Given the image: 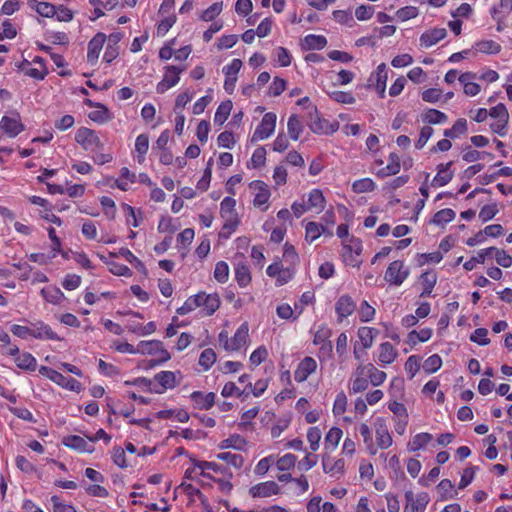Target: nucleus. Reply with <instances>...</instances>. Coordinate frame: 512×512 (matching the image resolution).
<instances>
[{
    "instance_id": "1",
    "label": "nucleus",
    "mask_w": 512,
    "mask_h": 512,
    "mask_svg": "<svg viewBox=\"0 0 512 512\" xmlns=\"http://www.w3.org/2000/svg\"><path fill=\"white\" fill-rule=\"evenodd\" d=\"M137 353L147 354V355H156L157 353H162V356L157 360L150 361V367H154L157 364L166 362L170 359V354L163 347L162 343L158 340L151 341H141L137 345Z\"/></svg>"
},
{
    "instance_id": "2",
    "label": "nucleus",
    "mask_w": 512,
    "mask_h": 512,
    "mask_svg": "<svg viewBox=\"0 0 512 512\" xmlns=\"http://www.w3.org/2000/svg\"><path fill=\"white\" fill-rule=\"evenodd\" d=\"M362 252V242L358 238H350L343 242L342 257L347 265L352 267L359 266L361 261L359 256Z\"/></svg>"
},
{
    "instance_id": "3",
    "label": "nucleus",
    "mask_w": 512,
    "mask_h": 512,
    "mask_svg": "<svg viewBox=\"0 0 512 512\" xmlns=\"http://www.w3.org/2000/svg\"><path fill=\"white\" fill-rule=\"evenodd\" d=\"M75 141L87 151L101 150L104 146L96 132L86 127L77 130Z\"/></svg>"
},
{
    "instance_id": "4",
    "label": "nucleus",
    "mask_w": 512,
    "mask_h": 512,
    "mask_svg": "<svg viewBox=\"0 0 512 512\" xmlns=\"http://www.w3.org/2000/svg\"><path fill=\"white\" fill-rule=\"evenodd\" d=\"M409 268L406 267L403 261L395 260L389 264L385 272V280L394 286H400L409 276Z\"/></svg>"
},
{
    "instance_id": "5",
    "label": "nucleus",
    "mask_w": 512,
    "mask_h": 512,
    "mask_svg": "<svg viewBox=\"0 0 512 512\" xmlns=\"http://www.w3.org/2000/svg\"><path fill=\"white\" fill-rule=\"evenodd\" d=\"M185 66L169 65L164 68L163 79L157 84L156 91L159 94L165 93L168 89L175 86L180 80V74L185 71Z\"/></svg>"
},
{
    "instance_id": "6",
    "label": "nucleus",
    "mask_w": 512,
    "mask_h": 512,
    "mask_svg": "<svg viewBox=\"0 0 512 512\" xmlns=\"http://www.w3.org/2000/svg\"><path fill=\"white\" fill-rule=\"evenodd\" d=\"M276 119V114L272 112L266 113L263 116L261 123L255 129L251 141L256 142L259 140L267 139L269 136H271L276 127Z\"/></svg>"
},
{
    "instance_id": "7",
    "label": "nucleus",
    "mask_w": 512,
    "mask_h": 512,
    "mask_svg": "<svg viewBox=\"0 0 512 512\" xmlns=\"http://www.w3.org/2000/svg\"><path fill=\"white\" fill-rule=\"evenodd\" d=\"M405 498L407 505L405 506L404 512H424L429 503L428 494L425 492L418 494L417 497L414 498L413 492L407 491Z\"/></svg>"
},
{
    "instance_id": "8",
    "label": "nucleus",
    "mask_w": 512,
    "mask_h": 512,
    "mask_svg": "<svg viewBox=\"0 0 512 512\" xmlns=\"http://www.w3.org/2000/svg\"><path fill=\"white\" fill-rule=\"evenodd\" d=\"M280 493L279 485L274 481L258 483L249 489V494L253 498H267Z\"/></svg>"
},
{
    "instance_id": "9",
    "label": "nucleus",
    "mask_w": 512,
    "mask_h": 512,
    "mask_svg": "<svg viewBox=\"0 0 512 512\" xmlns=\"http://www.w3.org/2000/svg\"><path fill=\"white\" fill-rule=\"evenodd\" d=\"M377 446L380 449H387L392 445V437L388 431L385 419L377 418L374 423Z\"/></svg>"
},
{
    "instance_id": "10",
    "label": "nucleus",
    "mask_w": 512,
    "mask_h": 512,
    "mask_svg": "<svg viewBox=\"0 0 512 512\" xmlns=\"http://www.w3.org/2000/svg\"><path fill=\"white\" fill-rule=\"evenodd\" d=\"M0 129L9 137H16L24 130V125L21 123L19 114L15 113L13 116L2 117L0 121Z\"/></svg>"
},
{
    "instance_id": "11",
    "label": "nucleus",
    "mask_w": 512,
    "mask_h": 512,
    "mask_svg": "<svg viewBox=\"0 0 512 512\" xmlns=\"http://www.w3.org/2000/svg\"><path fill=\"white\" fill-rule=\"evenodd\" d=\"M317 369V362L314 358L307 356L299 364L294 372L296 382H304Z\"/></svg>"
},
{
    "instance_id": "12",
    "label": "nucleus",
    "mask_w": 512,
    "mask_h": 512,
    "mask_svg": "<svg viewBox=\"0 0 512 512\" xmlns=\"http://www.w3.org/2000/svg\"><path fill=\"white\" fill-rule=\"evenodd\" d=\"M31 336L41 340H63L49 325L41 321L31 324Z\"/></svg>"
},
{
    "instance_id": "13",
    "label": "nucleus",
    "mask_w": 512,
    "mask_h": 512,
    "mask_svg": "<svg viewBox=\"0 0 512 512\" xmlns=\"http://www.w3.org/2000/svg\"><path fill=\"white\" fill-rule=\"evenodd\" d=\"M356 309V304L349 295H342L335 304V310L338 315V321L342 322L344 318L350 316Z\"/></svg>"
},
{
    "instance_id": "14",
    "label": "nucleus",
    "mask_w": 512,
    "mask_h": 512,
    "mask_svg": "<svg viewBox=\"0 0 512 512\" xmlns=\"http://www.w3.org/2000/svg\"><path fill=\"white\" fill-rule=\"evenodd\" d=\"M322 466L325 473L331 477L340 478L345 471V461L343 459H331L330 457H323Z\"/></svg>"
},
{
    "instance_id": "15",
    "label": "nucleus",
    "mask_w": 512,
    "mask_h": 512,
    "mask_svg": "<svg viewBox=\"0 0 512 512\" xmlns=\"http://www.w3.org/2000/svg\"><path fill=\"white\" fill-rule=\"evenodd\" d=\"M250 188L255 192L254 206L261 207L266 204L270 198V190L263 181H253L250 183Z\"/></svg>"
},
{
    "instance_id": "16",
    "label": "nucleus",
    "mask_w": 512,
    "mask_h": 512,
    "mask_svg": "<svg viewBox=\"0 0 512 512\" xmlns=\"http://www.w3.org/2000/svg\"><path fill=\"white\" fill-rule=\"evenodd\" d=\"M199 307H203L205 315L211 316L220 306V299L217 294H206L200 292L197 294Z\"/></svg>"
},
{
    "instance_id": "17",
    "label": "nucleus",
    "mask_w": 512,
    "mask_h": 512,
    "mask_svg": "<svg viewBox=\"0 0 512 512\" xmlns=\"http://www.w3.org/2000/svg\"><path fill=\"white\" fill-rule=\"evenodd\" d=\"M105 40L106 35L98 33L89 41L87 52V60L89 63L94 64L97 61Z\"/></svg>"
},
{
    "instance_id": "18",
    "label": "nucleus",
    "mask_w": 512,
    "mask_h": 512,
    "mask_svg": "<svg viewBox=\"0 0 512 512\" xmlns=\"http://www.w3.org/2000/svg\"><path fill=\"white\" fill-rule=\"evenodd\" d=\"M364 364L360 363L353 373L351 393H359L366 390L369 386V380L365 378Z\"/></svg>"
},
{
    "instance_id": "19",
    "label": "nucleus",
    "mask_w": 512,
    "mask_h": 512,
    "mask_svg": "<svg viewBox=\"0 0 512 512\" xmlns=\"http://www.w3.org/2000/svg\"><path fill=\"white\" fill-rule=\"evenodd\" d=\"M154 380L160 385V389H154L156 393H163L166 389H172L177 385L176 373L161 371L154 376Z\"/></svg>"
},
{
    "instance_id": "20",
    "label": "nucleus",
    "mask_w": 512,
    "mask_h": 512,
    "mask_svg": "<svg viewBox=\"0 0 512 512\" xmlns=\"http://www.w3.org/2000/svg\"><path fill=\"white\" fill-rule=\"evenodd\" d=\"M249 338V328L246 323L240 325L234 336L230 339L229 351H238L246 345Z\"/></svg>"
},
{
    "instance_id": "21",
    "label": "nucleus",
    "mask_w": 512,
    "mask_h": 512,
    "mask_svg": "<svg viewBox=\"0 0 512 512\" xmlns=\"http://www.w3.org/2000/svg\"><path fill=\"white\" fill-rule=\"evenodd\" d=\"M191 399L196 408L201 410H208L215 404V393L209 392L204 394L200 391H195L191 394Z\"/></svg>"
},
{
    "instance_id": "22",
    "label": "nucleus",
    "mask_w": 512,
    "mask_h": 512,
    "mask_svg": "<svg viewBox=\"0 0 512 512\" xmlns=\"http://www.w3.org/2000/svg\"><path fill=\"white\" fill-rule=\"evenodd\" d=\"M447 35V31L445 28H435L428 32H425L420 37V45L422 47H431L432 45L438 43L440 40L445 38Z\"/></svg>"
},
{
    "instance_id": "23",
    "label": "nucleus",
    "mask_w": 512,
    "mask_h": 512,
    "mask_svg": "<svg viewBox=\"0 0 512 512\" xmlns=\"http://www.w3.org/2000/svg\"><path fill=\"white\" fill-rule=\"evenodd\" d=\"M63 444L66 447L78 450L80 452L92 453L94 451V447L89 445L88 442L78 436V435H70L63 439Z\"/></svg>"
},
{
    "instance_id": "24",
    "label": "nucleus",
    "mask_w": 512,
    "mask_h": 512,
    "mask_svg": "<svg viewBox=\"0 0 512 512\" xmlns=\"http://www.w3.org/2000/svg\"><path fill=\"white\" fill-rule=\"evenodd\" d=\"M374 77L376 80L375 88L378 91L379 96L381 98H384L385 90H386V82L388 79V73L386 71L385 63H381L380 65H378L375 74L370 77L369 81H372Z\"/></svg>"
},
{
    "instance_id": "25",
    "label": "nucleus",
    "mask_w": 512,
    "mask_h": 512,
    "mask_svg": "<svg viewBox=\"0 0 512 512\" xmlns=\"http://www.w3.org/2000/svg\"><path fill=\"white\" fill-rule=\"evenodd\" d=\"M309 121L307 125L309 126L310 130L314 133H323L326 130L327 121L322 120L318 116V111L315 106H310L309 108Z\"/></svg>"
},
{
    "instance_id": "26",
    "label": "nucleus",
    "mask_w": 512,
    "mask_h": 512,
    "mask_svg": "<svg viewBox=\"0 0 512 512\" xmlns=\"http://www.w3.org/2000/svg\"><path fill=\"white\" fill-rule=\"evenodd\" d=\"M309 121L307 125L309 126L310 130L314 133H323L326 130L327 121L322 120L318 116V111L315 106H310L309 108Z\"/></svg>"
},
{
    "instance_id": "27",
    "label": "nucleus",
    "mask_w": 512,
    "mask_h": 512,
    "mask_svg": "<svg viewBox=\"0 0 512 512\" xmlns=\"http://www.w3.org/2000/svg\"><path fill=\"white\" fill-rule=\"evenodd\" d=\"M307 205L310 210L321 212L325 207V197L319 189H313L308 194Z\"/></svg>"
},
{
    "instance_id": "28",
    "label": "nucleus",
    "mask_w": 512,
    "mask_h": 512,
    "mask_svg": "<svg viewBox=\"0 0 512 512\" xmlns=\"http://www.w3.org/2000/svg\"><path fill=\"white\" fill-rule=\"evenodd\" d=\"M364 371H365V374L369 378V382H371V384L373 386L381 385L385 381V379L387 377V375H386V373L384 371H381V370L377 369L371 363L364 364Z\"/></svg>"
},
{
    "instance_id": "29",
    "label": "nucleus",
    "mask_w": 512,
    "mask_h": 512,
    "mask_svg": "<svg viewBox=\"0 0 512 512\" xmlns=\"http://www.w3.org/2000/svg\"><path fill=\"white\" fill-rule=\"evenodd\" d=\"M51 381H53L54 383L58 384L59 386H61L63 388L69 389L71 391H76V392H79L82 387V385L79 381H77L76 379L71 378V377H65L58 371L55 373V375Z\"/></svg>"
},
{
    "instance_id": "30",
    "label": "nucleus",
    "mask_w": 512,
    "mask_h": 512,
    "mask_svg": "<svg viewBox=\"0 0 512 512\" xmlns=\"http://www.w3.org/2000/svg\"><path fill=\"white\" fill-rule=\"evenodd\" d=\"M400 157L396 153L389 155V163L386 167L380 169L377 173L379 177H388L396 175L400 171Z\"/></svg>"
},
{
    "instance_id": "31",
    "label": "nucleus",
    "mask_w": 512,
    "mask_h": 512,
    "mask_svg": "<svg viewBox=\"0 0 512 512\" xmlns=\"http://www.w3.org/2000/svg\"><path fill=\"white\" fill-rule=\"evenodd\" d=\"M396 357L397 351L394 349L390 342H384L380 345L378 359L382 364H391L396 359Z\"/></svg>"
},
{
    "instance_id": "32",
    "label": "nucleus",
    "mask_w": 512,
    "mask_h": 512,
    "mask_svg": "<svg viewBox=\"0 0 512 512\" xmlns=\"http://www.w3.org/2000/svg\"><path fill=\"white\" fill-rule=\"evenodd\" d=\"M28 6L43 17H52L55 14V6L48 2L29 0Z\"/></svg>"
},
{
    "instance_id": "33",
    "label": "nucleus",
    "mask_w": 512,
    "mask_h": 512,
    "mask_svg": "<svg viewBox=\"0 0 512 512\" xmlns=\"http://www.w3.org/2000/svg\"><path fill=\"white\" fill-rule=\"evenodd\" d=\"M378 330L372 327H361L358 329V337L361 340L364 349L372 346Z\"/></svg>"
},
{
    "instance_id": "34",
    "label": "nucleus",
    "mask_w": 512,
    "mask_h": 512,
    "mask_svg": "<svg viewBox=\"0 0 512 512\" xmlns=\"http://www.w3.org/2000/svg\"><path fill=\"white\" fill-rule=\"evenodd\" d=\"M149 148V138L146 134H140L135 141V151L137 152V161L143 163L145 155Z\"/></svg>"
},
{
    "instance_id": "35",
    "label": "nucleus",
    "mask_w": 512,
    "mask_h": 512,
    "mask_svg": "<svg viewBox=\"0 0 512 512\" xmlns=\"http://www.w3.org/2000/svg\"><path fill=\"white\" fill-rule=\"evenodd\" d=\"M235 278L237 283L245 287L251 282V275L248 266L244 263H238L235 267Z\"/></svg>"
},
{
    "instance_id": "36",
    "label": "nucleus",
    "mask_w": 512,
    "mask_h": 512,
    "mask_svg": "<svg viewBox=\"0 0 512 512\" xmlns=\"http://www.w3.org/2000/svg\"><path fill=\"white\" fill-rule=\"evenodd\" d=\"M325 232V228L322 224L316 222H308L305 227V239L308 242H313Z\"/></svg>"
},
{
    "instance_id": "37",
    "label": "nucleus",
    "mask_w": 512,
    "mask_h": 512,
    "mask_svg": "<svg viewBox=\"0 0 512 512\" xmlns=\"http://www.w3.org/2000/svg\"><path fill=\"white\" fill-rule=\"evenodd\" d=\"M231 109H232V101L231 100L222 102L216 110V113L214 116V122L219 125H223L224 122L228 119Z\"/></svg>"
},
{
    "instance_id": "38",
    "label": "nucleus",
    "mask_w": 512,
    "mask_h": 512,
    "mask_svg": "<svg viewBox=\"0 0 512 512\" xmlns=\"http://www.w3.org/2000/svg\"><path fill=\"white\" fill-rule=\"evenodd\" d=\"M288 134L293 140H298L302 131L303 125L296 115H291L287 123Z\"/></svg>"
},
{
    "instance_id": "39",
    "label": "nucleus",
    "mask_w": 512,
    "mask_h": 512,
    "mask_svg": "<svg viewBox=\"0 0 512 512\" xmlns=\"http://www.w3.org/2000/svg\"><path fill=\"white\" fill-rule=\"evenodd\" d=\"M421 281L423 284V291L421 296H429L437 282V276L433 272H425L421 275Z\"/></svg>"
},
{
    "instance_id": "40",
    "label": "nucleus",
    "mask_w": 512,
    "mask_h": 512,
    "mask_svg": "<svg viewBox=\"0 0 512 512\" xmlns=\"http://www.w3.org/2000/svg\"><path fill=\"white\" fill-rule=\"evenodd\" d=\"M467 132V121L464 118L458 119L452 128L446 129L444 131V136L447 138H456L459 135L465 134Z\"/></svg>"
},
{
    "instance_id": "41",
    "label": "nucleus",
    "mask_w": 512,
    "mask_h": 512,
    "mask_svg": "<svg viewBox=\"0 0 512 512\" xmlns=\"http://www.w3.org/2000/svg\"><path fill=\"white\" fill-rule=\"evenodd\" d=\"M15 363L20 369L33 371L36 368V360L30 353L19 354L15 358Z\"/></svg>"
},
{
    "instance_id": "42",
    "label": "nucleus",
    "mask_w": 512,
    "mask_h": 512,
    "mask_svg": "<svg viewBox=\"0 0 512 512\" xmlns=\"http://www.w3.org/2000/svg\"><path fill=\"white\" fill-rule=\"evenodd\" d=\"M428 124H439L447 121V115L436 109H428L422 117Z\"/></svg>"
},
{
    "instance_id": "43",
    "label": "nucleus",
    "mask_w": 512,
    "mask_h": 512,
    "mask_svg": "<svg viewBox=\"0 0 512 512\" xmlns=\"http://www.w3.org/2000/svg\"><path fill=\"white\" fill-rule=\"evenodd\" d=\"M432 435L430 433H419L415 435L412 441L409 443V449L411 451H417L425 447L431 440Z\"/></svg>"
},
{
    "instance_id": "44",
    "label": "nucleus",
    "mask_w": 512,
    "mask_h": 512,
    "mask_svg": "<svg viewBox=\"0 0 512 512\" xmlns=\"http://www.w3.org/2000/svg\"><path fill=\"white\" fill-rule=\"evenodd\" d=\"M305 46L310 50H320L323 49L326 44L327 40L324 36L321 35H308L304 39Z\"/></svg>"
},
{
    "instance_id": "45",
    "label": "nucleus",
    "mask_w": 512,
    "mask_h": 512,
    "mask_svg": "<svg viewBox=\"0 0 512 512\" xmlns=\"http://www.w3.org/2000/svg\"><path fill=\"white\" fill-rule=\"evenodd\" d=\"M217 458L219 460L227 462L228 464L232 465L235 468L242 467L244 463V458L242 457V455L237 453L223 452L219 453L217 455Z\"/></svg>"
},
{
    "instance_id": "46",
    "label": "nucleus",
    "mask_w": 512,
    "mask_h": 512,
    "mask_svg": "<svg viewBox=\"0 0 512 512\" xmlns=\"http://www.w3.org/2000/svg\"><path fill=\"white\" fill-rule=\"evenodd\" d=\"M455 216L456 214L452 209L445 208L434 215L432 222L436 225H444L451 222Z\"/></svg>"
},
{
    "instance_id": "47",
    "label": "nucleus",
    "mask_w": 512,
    "mask_h": 512,
    "mask_svg": "<svg viewBox=\"0 0 512 512\" xmlns=\"http://www.w3.org/2000/svg\"><path fill=\"white\" fill-rule=\"evenodd\" d=\"M375 186L376 185L372 179L363 178V179L356 180L352 184V190L355 193H365V192L373 191L375 189Z\"/></svg>"
},
{
    "instance_id": "48",
    "label": "nucleus",
    "mask_w": 512,
    "mask_h": 512,
    "mask_svg": "<svg viewBox=\"0 0 512 512\" xmlns=\"http://www.w3.org/2000/svg\"><path fill=\"white\" fill-rule=\"evenodd\" d=\"M342 437V430L337 427L331 428L325 437V447L335 449Z\"/></svg>"
},
{
    "instance_id": "49",
    "label": "nucleus",
    "mask_w": 512,
    "mask_h": 512,
    "mask_svg": "<svg viewBox=\"0 0 512 512\" xmlns=\"http://www.w3.org/2000/svg\"><path fill=\"white\" fill-rule=\"evenodd\" d=\"M97 110L89 113V118L97 123H104L111 119L109 115V110L103 105L98 103Z\"/></svg>"
},
{
    "instance_id": "50",
    "label": "nucleus",
    "mask_w": 512,
    "mask_h": 512,
    "mask_svg": "<svg viewBox=\"0 0 512 512\" xmlns=\"http://www.w3.org/2000/svg\"><path fill=\"white\" fill-rule=\"evenodd\" d=\"M454 485L449 479H443L437 485V490L440 493L441 500L454 498L453 494Z\"/></svg>"
},
{
    "instance_id": "51",
    "label": "nucleus",
    "mask_w": 512,
    "mask_h": 512,
    "mask_svg": "<svg viewBox=\"0 0 512 512\" xmlns=\"http://www.w3.org/2000/svg\"><path fill=\"white\" fill-rule=\"evenodd\" d=\"M216 361V353L213 349H205L199 357V365L207 371Z\"/></svg>"
},
{
    "instance_id": "52",
    "label": "nucleus",
    "mask_w": 512,
    "mask_h": 512,
    "mask_svg": "<svg viewBox=\"0 0 512 512\" xmlns=\"http://www.w3.org/2000/svg\"><path fill=\"white\" fill-rule=\"evenodd\" d=\"M442 365V359L438 354L431 355L428 357L423 364V369L426 373H434L440 369Z\"/></svg>"
},
{
    "instance_id": "53",
    "label": "nucleus",
    "mask_w": 512,
    "mask_h": 512,
    "mask_svg": "<svg viewBox=\"0 0 512 512\" xmlns=\"http://www.w3.org/2000/svg\"><path fill=\"white\" fill-rule=\"evenodd\" d=\"M223 9L222 2H215L206 10H204L201 14V19L203 21H212L216 16H218Z\"/></svg>"
},
{
    "instance_id": "54",
    "label": "nucleus",
    "mask_w": 512,
    "mask_h": 512,
    "mask_svg": "<svg viewBox=\"0 0 512 512\" xmlns=\"http://www.w3.org/2000/svg\"><path fill=\"white\" fill-rule=\"evenodd\" d=\"M296 460L297 458L294 454L287 453L278 459L276 463L277 469L280 471H288L295 466Z\"/></svg>"
},
{
    "instance_id": "55",
    "label": "nucleus",
    "mask_w": 512,
    "mask_h": 512,
    "mask_svg": "<svg viewBox=\"0 0 512 512\" xmlns=\"http://www.w3.org/2000/svg\"><path fill=\"white\" fill-rule=\"evenodd\" d=\"M359 432L361 436L363 437L364 443L367 445V449L369 450L370 454L375 455L377 452V449L374 447L372 443V435L370 428L367 424L362 423L359 427Z\"/></svg>"
},
{
    "instance_id": "56",
    "label": "nucleus",
    "mask_w": 512,
    "mask_h": 512,
    "mask_svg": "<svg viewBox=\"0 0 512 512\" xmlns=\"http://www.w3.org/2000/svg\"><path fill=\"white\" fill-rule=\"evenodd\" d=\"M198 307H199V299H198V295L196 294L194 296L189 297L184 302V304L176 310V312L179 315H186Z\"/></svg>"
},
{
    "instance_id": "57",
    "label": "nucleus",
    "mask_w": 512,
    "mask_h": 512,
    "mask_svg": "<svg viewBox=\"0 0 512 512\" xmlns=\"http://www.w3.org/2000/svg\"><path fill=\"white\" fill-rule=\"evenodd\" d=\"M229 267L224 261H220L216 264L214 270V277L220 283H225L228 280Z\"/></svg>"
},
{
    "instance_id": "58",
    "label": "nucleus",
    "mask_w": 512,
    "mask_h": 512,
    "mask_svg": "<svg viewBox=\"0 0 512 512\" xmlns=\"http://www.w3.org/2000/svg\"><path fill=\"white\" fill-rule=\"evenodd\" d=\"M477 50L482 53H498L500 51V45L493 40H484L476 44Z\"/></svg>"
},
{
    "instance_id": "59",
    "label": "nucleus",
    "mask_w": 512,
    "mask_h": 512,
    "mask_svg": "<svg viewBox=\"0 0 512 512\" xmlns=\"http://www.w3.org/2000/svg\"><path fill=\"white\" fill-rule=\"evenodd\" d=\"M236 201L232 197H225L220 204V213L222 217L236 215L235 213Z\"/></svg>"
},
{
    "instance_id": "60",
    "label": "nucleus",
    "mask_w": 512,
    "mask_h": 512,
    "mask_svg": "<svg viewBox=\"0 0 512 512\" xmlns=\"http://www.w3.org/2000/svg\"><path fill=\"white\" fill-rule=\"evenodd\" d=\"M307 440L312 451H317L321 440V431L318 427H311L307 432Z\"/></svg>"
},
{
    "instance_id": "61",
    "label": "nucleus",
    "mask_w": 512,
    "mask_h": 512,
    "mask_svg": "<svg viewBox=\"0 0 512 512\" xmlns=\"http://www.w3.org/2000/svg\"><path fill=\"white\" fill-rule=\"evenodd\" d=\"M488 330L486 328H477L470 336V340L479 345L485 346L490 343V339L487 337Z\"/></svg>"
},
{
    "instance_id": "62",
    "label": "nucleus",
    "mask_w": 512,
    "mask_h": 512,
    "mask_svg": "<svg viewBox=\"0 0 512 512\" xmlns=\"http://www.w3.org/2000/svg\"><path fill=\"white\" fill-rule=\"evenodd\" d=\"M454 176L453 171H439L432 180V186L441 187L448 184Z\"/></svg>"
},
{
    "instance_id": "63",
    "label": "nucleus",
    "mask_w": 512,
    "mask_h": 512,
    "mask_svg": "<svg viewBox=\"0 0 512 512\" xmlns=\"http://www.w3.org/2000/svg\"><path fill=\"white\" fill-rule=\"evenodd\" d=\"M493 256L495 257L496 262L500 266H502L504 268L511 267V265H512V257L509 254H507L504 250H500V249L495 247Z\"/></svg>"
},
{
    "instance_id": "64",
    "label": "nucleus",
    "mask_w": 512,
    "mask_h": 512,
    "mask_svg": "<svg viewBox=\"0 0 512 512\" xmlns=\"http://www.w3.org/2000/svg\"><path fill=\"white\" fill-rule=\"evenodd\" d=\"M51 503L54 512H76L72 505L63 503L58 496H52Z\"/></svg>"
}]
</instances>
